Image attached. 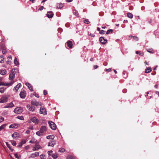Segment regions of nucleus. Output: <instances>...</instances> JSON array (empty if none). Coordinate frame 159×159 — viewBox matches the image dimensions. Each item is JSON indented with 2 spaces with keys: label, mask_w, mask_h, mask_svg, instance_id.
<instances>
[{
  "label": "nucleus",
  "mask_w": 159,
  "mask_h": 159,
  "mask_svg": "<svg viewBox=\"0 0 159 159\" xmlns=\"http://www.w3.org/2000/svg\"><path fill=\"white\" fill-rule=\"evenodd\" d=\"M16 70L17 69L15 68H14L12 69L11 73L9 75V79L10 80H12L15 78V74L14 73V71L15 72V70Z\"/></svg>",
  "instance_id": "f257e3e1"
},
{
  "label": "nucleus",
  "mask_w": 159,
  "mask_h": 159,
  "mask_svg": "<svg viewBox=\"0 0 159 159\" xmlns=\"http://www.w3.org/2000/svg\"><path fill=\"white\" fill-rule=\"evenodd\" d=\"M48 123L50 128L53 130H55L57 128L56 124L52 121H49Z\"/></svg>",
  "instance_id": "f03ea898"
},
{
  "label": "nucleus",
  "mask_w": 159,
  "mask_h": 159,
  "mask_svg": "<svg viewBox=\"0 0 159 159\" xmlns=\"http://www.w3.org/2000/svg\"><path fill=\"white\" fill-rule=\"evenodd\" d=\"M8 98L6 96H3L0 98V103H4L8 101Z\"/></svg>",
  "instance_id": "7ed1b4c3"
},
{
  "label": "nucleus",
  "mask_w": 159,
  "mask_h": 159,
  "mask_svg": "<svg viewBox=\"0 0 159 159\" xmlns=\"http://www.w3.org/2000/svg\"><path fill=\"white\" fill-rule=\"evenodd\" d=\"M31 103L32 105L36 106H38L39 105L41 106L42 105L41 102H38L35 100H32L31 102Z\"/></svg>",
  "instance_id": "20e7f679"
},
{
  "label": "nucleus",
  "mask_w": 159,
  "mask_h": 159,
  "mask_svg": "<svg viewBox=\"0 0 159 159\" xmlns=\"http://www.w3.org/2000/svg\"><path fill=\"white\" fill-rule=\"evenodd\" d=\"M23 109L22 108L17 107L15 109L14 112L16 114H20L22 112Z\"/></svg>",
  "instance_id": "39448f33"
},
{
  "label": "nucleus",
  "mask_w": 159,
  "mask_h": 159,
  "mask_svg": "<svg viewBox=\"0 0 159 159\" xmlns=\"http://www.w3.org/2000/svg\"><path fill=\"white\" fill-rule=\"evenodd\" d=\"M20 97L22 98H25L26 97L25 91L23 90L20 92Z\"/></svg>",
  "instance_id": "423d86ee"
},
{
  "label": "nucleus",
  "mask_w": 159,
  "mask_h": 159,
  "mask_svg": "<svg viewBox=\"0 0 159 159\" xmlns=\"http://www.w3.org/2000/svg\"><path fill=\"white\" fill-rule=\"evenodd\" d=\"M99 41L103 44H105L107 42V40L105 39L103 37H100L99 38Z\"/></svg>",
  "instance_id": "0eeeda50"
},
{
  "label": "nucleus",
  "mask_w": 159,
  "mask_h": 159,
  "mask_svg": "<svg viewBox=\"0 0 159 159\" xmlns=\"http://www.w3.org/2000/svg\"><path fill=\"white\" fill-rule=\"evenodd\" d=\"M14 105L12 102L7 104L4 107V108H11L14 106Z\"/></svg>",
  "instance_id": "6e6552de"
},
{
  "label": "nucleus",
  "mask_w": 159,
  "mask_h": 159,
  "mask_svg": "<svg viewBox=\"0 0 159 159\" xmlns=\"http://www.w3.org/2000/svg\"><path fill=\"white\" fill-rule=\"evenodd\" d=\"M40 113L44 115L47 114V111L46 109L43 107H41L40 108Z\"/></svg>",
  "instance_id": "1a4fd4ad"
},
{
  "label": "nucleus",
  "mask_w": 159,
  "mask_h": 159,
  "mask_svg": "<svg viewBox=\"0 0 159 159\" xmlns=\"http://www.w3.org/2000/svg\"><path fill=\"white\" fill-rule=\"evenodd\" d=\"M39 156V153L38 152H36L34 153L31 154L30 156L29 157V158H34L35 157H38Z\"/></svg>",
  "instance_id": "9d476101"
},
{
  "label": "nucleus",
  "mask_w": 159,
  "mask_h": 159,
  "mask_svg": "<svg viewBox=\"0 0 159 159\" xmlns=\"http://www.w3.org/2000/svg\"><path fill=\"white\" fill-rule=\"evenodd\" d=\"M14 139H17L20 138L19 134L17 132H14L12 135Z\"/></svg>",
  "instance_id": "9b49d317"
},
{
  "label": "nucleus",
  "mask_w": 159,
  "mask_h": 159,
  "mask_svg": "<svg viewBox=\"0 0 159 159\" xmlns=\"http://www.w3.org/2000/svg\"><path fill=\"white\" fill-rule=\"evenodd\" d=\"M27 107L29 110L32 111H34L35 109V107H34L30 106L29 105H27Z\"/></svg>",
  "instance_id": "f8f14e48"
},
{
  "label": "nucleus",
  "mask_w": 159,
  "mask_h": 159,
  "mask_svg": "<svg viewBox=\"0 0 159 159\" xmlns=\"http://www.w3.org/2000/svg\"><path fill=\"white\" fill-rule=\"evenodd\" d=\"M53 16V13L51 11H48L47 14V16L48 18H52Z\"/></svg>",
  "instance_id": "ddd939ff"
},
{
  "label": "nucleus",
  "mask_w": 159,
  "mask_h": 159,
  "mask_svg": "<svg viewBox=\"0 0 159 159\" xmlns=\"http://www.w3.org/2000/svg\"><path fill=\"white\" fill-rule=\"evenodd\" d=\"M41 148V147L39 145H36L33 148V151L38 150L39 149Z\"/></svg>",
  "instance_id": "4468645a"
},
{
  "label": "nucleus",
  "mask_w": 159,
  "mask_h": 159,
  "mask_svg": "<svg viewBox=\"0 0 159 159\" xmlns=\"http://www.w3.org/2000/svg\"><path fill=\"white\" fill-rule=\"evenodd\" d=\"M47 130L46 127L45 126H42L40 129V130L43 133L44 132L46 131Z\"/></svg>",
  "instance_id": "2eb2a0df"
},
{
  "label": "nucleus",
  "mask_w": 159,
  "mask_h": 159,
  "mask_svg": "<svg viewBox=\"0 0 159 159\" xmlns=\"http://www.w3.org/2000/svg\"><path fill=\"white\" fill-rule=\"evenodd\" d=\"M25 84L26 85L29 89L31 91H33V87L31 85V84L28 83H25Z\"/></svg>",
  "instance_id": "dca6fc26"
},
{
  "label": "nucleus",
  "mask_w": 159,
  "mask_h": 159,
  "mask_svg": "<svg viewBox=\"0 0 159 159\" xmlns=\"http://www.w3.org/2000/svg\"><path fill=\"white\" fill-rule=\"evenodd\" d=\"M8 61H7V63L8 64L10 65L11 63V61L12 59V57L11 56H9L7 57Z\"/></svg>",
  "instance_id": "f3484780"
},
{
  "label": "nucleus",
  "mask_w": 159,
  "mask_h": 159,
  "mask_svg": "<svg viewBox=\"0 0 159 159\" xmlns=\"http://www.w3.org/2000/svg\"><path fill=\"white\" fill-rule=\"evenodd\" d=\"M31 120L34 123L37 124L38 123V120L36 117H34L31 118Z\"/></svg>",
  "instance_id": "a211bd4d"
},
{
  "label": "nucleus",
  "mask_w": 159,
  "mask_h": 159,
  "mask_svg": "<svg viewBox=\"0 0 159 159\" xmlns=\"http://www.w3.org/2000/svg\"><path fill=\"white\" fill-rule=\"evenodd\" d=\"M67 45L68 47L72 48V43L71 41H69L66 42Z\"/></svg>",
  "instance_id": "6ab92c4d"
},
{
  "label": "nucleus",
  "mask_w": 159,
  "mask_h": 159,
  "mask_svg": "<svg viewBox=\"0 0 159 159\" xmlns=\"http://www.w3.org/2000/svg\"><path fill=\"white\" fill-rule=\"evenodd\" d=\"M21 84L20 83H19L14 87V89L17 91L19 89V88L21 87Z\"/></svg>",
  "instance_id": "aec40b11"
},
{
  "label": "nucleus",
  "mask_w": 159,
  "mask_h": 159,
  "mask_svg": "<svg viewBox=\"0 0 159 159\" xmlns=\"http://www.w3.org/2000/svg\"><path fill=\"white\" fill-rule=\"evenodd\" d=\"M54 142V141H50L48 143V146H51L52 147H53L55 145V143H53V142Z\"/></svg>",
  "instance_id": "412c9836"
},
{
  "label": "nucleus",
  "mask_w": 159,
  "mask_h": 159,
  "mask_svg": "<svg viewBox=\"0 0 159 159\" xmlns=\"http://www.w3.org/2000/svg\"><path fill=\"white\" fill-rule=\"evenodd\" d=\"M152 71V69L150 67H148L145 70V73H148Z\"/></svg>",
  "instance_id": "4be33fe9"
},
{
  "label": "nucleus",
  "mask_w": 159,
  "mask_h": 159,
  "mask_svg": "<svg viewBox=\"0 0 159 159\" xmlns=\"http://www.w3.org/2000/svg\"><path fill=\"white\" fill-rule=\"evenodd\" d=\"M46 138L49 139H53L54 138V136L53 135H49L47 136Z\"/></svg>",
  "instance_id": "5701e85b"
},
{
  "label": "nucleus",
  "mask_w": 159,
  "mask_h": 159,
  "mask_svg": "<svg viewBox=\"0 0 159 159\" xmlns=\"http://www.w3.org/2000/svg\"><path fill=\"white\" fill-rule=\"evenodd\" d=\"M63 7V5L61 3L57 4V7L58 8L61 9Z\"/></svg>",
  "instance_id": "b1692460"
},
{
  "label": "nucleus",
  "mask_w": 159,
  "mask_h": 159,
  "mask_svg": "<svg viewBox=\"0 0 159 159\" xmlns=\"http://www.w3.org/2000/svg\"><path fill=\"white\" fill-rule=\"evenodd\" d=\"M36 134L37 135L40 136H42L43 134V133L40 130L37 131Z\"/></svg>",
  "instance_id": "393cba45"
},
{
  "label": "nucleus",
  "mask_w": 159,
  "mask_h": 159,
  "mask_svg": "<svg viewBox=\"0 0 159 159\" xmlns=\"http://www.w3.org/2000/svg\"><path fill=\"white\" fill-rule=\"evenodd\" d=\"M147 50L148 52L150 53H153L154 52V50L152 48L147 49Z\"/></svg>",
  "instance_id": "a878e982"
},
{
  "label": "nucleus",
  "mask_w": 159,
  "mask_h": 159,
  "mask_svg": "<svg viewBox=\"0 0 159 159\" xmlns=\"http://www.w3.org/2000/svg\"><path fill=\"white\" fill-rule=\"evenodd\" d=\"M6 71L5 70H0V74L2 75H4L6 74Z\"/></svg>",
  "instance_id": "bb28decb"
},
{
  "label": "nucleus",
  "mask_w": 159,
  "mask_h": 159,
  "mask_svg": "<svg viewBox=\"0 0 159 159\" xmlns=\"http://www.w3.org/2000/svg\"><path fill=\"white\" fill-rule=\"evenodd\" d=\"M52 157L53 159H56L58 157V154L57 153L53 154Z\"/></svg>",
  "instance_id": "cd10ccee"
},
{
  "label": "nucleus",
  "mask_w": 159,
  "mask_h": 159,
  "mask_svg": "<svg viewBox=\"0 0 159 159\" xmlns=\"http://www.w3.org/2000/svg\"><path fill=\"white\" fill-rule=\"evenodd\" d=\"M127 16L130 18H132L133 17V15L132 14L130 13H128L127 14Z\"/></svg>",
  "instance_id": "c85d7f7f"
},
{
  "label": "nucleus",
  "mask_w": 159,
  "mask_h": 159,
  "mask_svg": "<svg viewBox=\"0 0 159 159\" xmlns=\"http://www.w3.org/2000/svg\"><path fill=\"white\" fill-rule=\"evenodd\" d=\"M14 63L15 65H17L19 64V63L17 61V58L16 57H15V58Z\"/></svg>",
  "instance_id": "c756f323"
},
{
  "label": "nucleus",
  "mask_w": 159,
  "mask_h": 159,
  "mask_svg": "<svg viewBox=\"0 0 159 159\" xmlns=\"http://www.w3.org/2000/svg\"><path fill=\"white\" fill-rule=\"evenodd\" d=\"M6 144L7 146V147H8V148L11 151H13V149H12L11 148V147L10 145L7 142H6Z\"/></svg>",
  "instance_id": "7c9ffc66"
},
{
  "label": "nucleus",
  "mask_w": 159,
  "mask_h": 159,
  "mask_svg": "<svg viewBox=\"0 0 159 159\" xmlns=\"http://www.w3.org/2000/svg\"><path fill=\"white\" fill-rule=\"evenodd\" d=\"M67 159H75V157L72 155H68L66 157Z\"/></svg>",
  "instance_id": "2f4dec72"
},
{
  "label": "nucleus",
  "mask_w": 159,
  "mask_h": 159,
  "mask_svg": "<svg viewBox=\"0 0 159 159\" xmlns=\"http://www.w3.org/2000/svg\"><path fill=\"white\" fill-rule=\"evenodd\" d=\"M65 151V150L64 148H59V152H63Z\"/></svg>",
  "instance_id": "473e14b6"
},
{
  "label": "nucleus",
  "mask_w": 159,
  "mask_h": 159,
  "mask_svg": "<svg viewBox=\"0 0 159 159\" xmlns=\"http://www.w3.org/2000/svg\"><path fill=\"white\" fill-rule=\"evenodd\" d=\"M73 12L74 15H75L76 16H79V14L78 13V11L76 10H74L73 11Z\"/></svg>",
  "instance_id": "72a5a7b5"
},
{
  "label": "nucleus",
  "mask_w": 159,
  "mask_h": 159,
  "mask_svg": "<svg viewBox=\"0 0 159 159\" xmlns=\"http://www.w3.org/2000/svg\"><path fill=\"white\" fill-rule=\"evenodd\" d=\"M15 156L16 158L19 159L21 157L20 155L18 154V153H15Z\"/></svg>",
  "instance_id": "f704fd0d"
},
{
  "label": "nucleus",
  "mask_w": 159,
  "mask_h": 159,
  "mask_svg": "<svg viewBox=\"0 0 159 159\" xmlns=\"http://www.w3.org/2000/svg\"><path fill=\"white\" fill-rule=\"evenodd\" d=\"M113 32V30L112 29H109L107 30L106 32V34H109L110 33H112Z\"/></svg>",
  "instance_id": "c9c22d12"
},
{
  "label": "nucleus",
  "mask_w": 159,
  "mask_h": 159,
  "mask_svg": "<svg viewBox=\"0 0 159 159\" xmlns=\"http://www.w3.org/2000/svg\"><path fill=\"white\" fill-rule=\"evenodd\" d=\"M4 58L3 56H0V63H3L4 62Z\"/></svg>",
  "instance_id": "e433bc0d"
},
{
  "label": "nucleus",
  "mask_w": 159,
  "mask_h": 159,
  "mask_svg": "<svg viewBox=\"0 0 159 159\" xmlns=\"http://www.w3.org/2000/svg\"><path fill=\"white\" fill-rule=\"evenodd\" d=\"M6 124H3L0 126V131L5 128L6 126Z\"/></svg>",
  "instance_id": "4c0bfd02"
},
{
  "label": "nucleus",
  "mask_w": 159,
  "mask_h": 159,
  "mask_svg": "<svg viewBox=\"0 0 159 159\" xmlns=\"http://www.w3.org/2000/svg\"><path fill=\"white\" fill-rule=\"evenodd\" d=\"M17 118L21 120H24V117L22 116H18L17 117Z\"/></svg>",
  "instance_id": "58836bf2"
},
{
  "label": "nucleus",
  "mask_w": 159,
  "mask_h": 159,
  "mask_svg": "<svg viewBox=\"0 0 159 159\" xmlns=\"http://www.w3.org/2000/svg\"><path fill=\"white\" fill-rule=\"evenodd\" d=\"M40 158L41 159H45V155L44 154H42L40 155Z\"/></svg>",
  "instance_id": "ea45409f"
},
{
  "label": "nucleus",
  "mask_w": 159,
  "mask_h": 159,
  "mask_svg": "<svg viewBox=\"0 0 159 159\" xmlns=\"http://www.w3.org/2000/svg\"><path fill=\"white\" fill-rule=\"evenodd\" d=\"M4 92V87H2L0 88V92L1 93H3Z\"/></svg>",
  "instance_id": "a19ab883"
},
{
  "label": "nucleus",
  "mask_w": 159,
  "mask_h": 159,
  "mask_svg": "<svg viewBox=\"0 0 159 159\" xmlns=\"http://www.w3.org/2000/svg\"><path fill=\"white\" fill-rule=\"evenodd\" d=\"M84 22L85 23L87 24H89L90 23L88 19H86L84 20Z\"/></svg>",
  "instance_id": "79ce46f5"
},
{
  "label": "nucleus",
  "mask_w": 159,
  "mask_h": 159,
  "mask_svg": "<svg viewBox=\"0 0 159 159\" xmlns=\"http://www.w3.org/2000/svg\"><path fill=\"white\" fill-rule=\"evenodd\" d=\"M16 126V125L15 124H11L9 126V128H13L15 127Z\"/></svg>",
  "instance_id": "37998d69"
},
{
  "label": "nucleus",
  "mask_w": 159,
  "mask_h": 159,
  "mask_svg": "<svg viewBox=\"0 0 159 159\" xmlns=\"http://www.w3.org/2000/svg\"><path fill=\"white\" fill-rule=\"evenodd\" d=\"M8 84H5L4 83V82H1L0 83V86L1 85H5V86H7L8 85Z\"/></svg>",
  "instance_id": "c03bdc74"
},
{
  "label": "nucleus",
  "mask_w": 159,
  "mask_h": 159,
  "mask_svg": "<svg viewBox=\"0 0 159 159\" xmlns=\"http://www.w3.org/2000/svg\"><path fill=\"white\" fill-rule=\"evenodd\" d=\"M11 143L12 145L13 146H15L16 145V142L15 141H11Z\"/></svg>",
  "instance_id": "a18cd8bd"
},
{
  "label": "nucleus",
  "mask_w": 159,
  "mask_h": 159,
  "mask_svg": "<svg viewBox=\"0 0 159 159\" xmlns=\"http://www.w3.org/2000/svg\"><path fill=\"white\" fill-rule=\"evenodd\" d=\"M105 33V31L104 30H102L99 32V33L101 34H104Z\"/></svg>",
  "instance_id": "49530a36"
},
{
  "label": "nucleus",
  "mask_w": 159,
  "mask_h": 159,
  "mask_svg": "<svg viewBox=\"0 0 159 159\" xmlns=\"http://www.w3.org/2000/svg\"><path fill=\"white\" fill-rule=\"evenodd\" d=\"M26 140L23 139L22 140L21 142H20V143L23 145V144H25L26 143Z\"/></svg>",
  "instance_id": "de8ad7c7"
},
{
  "label": "nucleus",
  "mask_w": 159,
  "mask_h": 159,
  "mask_svg": "<svg viewBox=\"0 0 159 159\" xmlns=\"http://www.w3.org/2000/svg\"><path fill=\"white\" fill-rule=\"evenodd\" d=\"M52 152L53 151L52 150H50L48 151V153L49 156L51 155V154L52 153Z\"/></svg>",
  "instance_id": "09e8293b"
},
{
  "label": "nucleus",
  "mask_w": 159,
  "mask_h": 159,
  "mask_svg": "<svg viewBox=\"0 0 159 159\" xmlns=\"http://www.w3.org/2000/svg\"><path fill=\"white\" fill-rule=\"evenodd\" d=\"M7 111H4L2 113V115L4 116L5 115H7Z\"/></svg>",
  "instance_id": "8fccbe9b"
},
{
  "label": "nucleus",
  "mask_w": 159,
  "mask_h": 159,
  "mask_svg": "<svg viewBox=\"0 0 159 159\" xmlns=\"http://www.w3.org/2000/svg\"><path fill=\"white\" fill-rule=\"evenodd\" d=\"M129 37H133L134 39L135 40H136V41H138V38L137 37H136V36L132 37V36H129Z\"/></svg>",
  "instance_id": "3c124183"
},
{
  "label": "nucleus",
  "mask_w": 159,
  "mask_h": 159,
  "mask_svg": "<svg viewBox=\"0 0 159 159\" xmlns=\"http://www.w3.org/2000/svg\"><path fill=\"white\" fill-rule=\"evenodd\" d=\"M33 95H34L36 97L38 98H39V96L38 94H37L36 93L34 92L33 93Z\"/></svg>",
  "instance_id": "603ef678"
},
{
  "label": "nucleus",
  "mask_w": 159,
  "mask_h": 159,
  "mask_svg": "<svg viewBox=\"0 0 159 159\" xmlns=\"http://www.w3.org/2000/svg\"><path fill=\"white\" fill-rule=\"evenodd\" d=\"M4 120V118L3 117L0 116V123L3 121Z\"/></svg>",
  "instance_id": "864d4df0"
},
{
  "label": "nucleus",
  "mask_w": 159,
  "mask_h": 159,
  "mask_svg": "<svg viewBox=\"0 0 159 159\" xmlns=\"http://www.w3.org/2000/svg\"><path fill=\"white\" fill-rule=\"evenodd\" d=\"M23 144L21 143H20V142L19 143V145H17V147H21L22 146Z\"/></svg>",
  "instance_id": "5fc2aeb1"
},
{
  "label": "nucleus",
  "mask_w": 159,
  "mask_h": 159,
  "mask_svg": "<svg viewBox=\"0 0 159 159\" xmlns=\"http://www.w3.org/2000/svg\"><path fill=\"white\" fill-rule=\"evenodd\" d=\"M33 127L32 126H30L29 127V129L30 130H33Z\"/></svg>",
  "instance_id": "6e6d98bb"
},
{
  "label": "nucleus",
  "mask_w": 159,
  "mask_h": 159,
  "mask_svg": "<svg viewBox=\"0 0 159 159\" xmlns=\"http://www.w3.org/2000/svg\"><path fill=\"white\" fill-rule=\"evenodd\" d=\"M89 35L91 37H94L95 36L94 34H92V33H90L89 34Z\"/></svg>",
  "instance_id": "4d7b16f0"
},
{
  "label": "nucleus",
  "mask_w": 159,
  "mask_h": 159,
  "mask_svg": "<svg viewBox=\"0 0 159 159\" xmlns=\"http://www.w3.org/2000/svg\"><path fill=\"white\" fill-rule=\"evenodd\" d=\"M7 51L5 50H3L2 51V53L3 54H5L6 52Z\"/></svg>",
  "instance_id": "13d9d810"
},
{
  "label": "nucleus",
  "mask_w": 159,
  "mask_h": 159,
  "mask_svg": "<svg viewBox=\"0 0 159 159\" xmlns=\"http://www.w3.org/2000/svg\"><path fill=\"white\" fill-rule=\"evenodd\" d=\"M47 91H46V90H44V94L45 95H46V94H47Z\"/></svg>",
  "instance_id": "bf43d9fd"
},
{
  "label": "nucleus",
  "mask_w": 159,
  "mask_h": 159,
  "mask_svg": "<svg viewBox=\"0 0 159 159\" xmlns=\"http://www.w3.org/2000/svg\"><path fill=\"white\" fill-rule=\"evenodd\" d=\"M44 7L43 6H41L39 8V10H42L43 9Z\"/></svg>",
  "instance_id": "052dcab7"
},
{
  "label": "nucleus",
  "mask_w": 159,
  "mask_h": 159,
  "mask_svg": "<svg viewBox=\"0 0 159 159\" xmlns=\"http://www.w3.org/2000/svg\"><path fill=\"white\" fill-rule=\"evenodd\" d=\"M30 131L29 130H27L26 131V133L27 134H29L30 133Z\"/></svg>",
  "instance_id": "680f3d73"
},
{
  "label": "nucleus",
  "mask_w": 159,
  "mask_h": 159,
  "mask_svg": "<svg viewBox=\"0 0 159 159\" xmlns=\"http://www.w3.org/2000/svg\"><path fill=\"white\" fill-rule=\"evenodd\" d=\"M98 66L97 65H95L94 66V68L95 69L97 68H98Z\"/></svg>",
  "instance_id": "e2e57ef3"
},
{
  "label": "nucleus",
  "mask_w": 159,
  "mask_h": 159,
  "mask_svg": "<svg viewBox=\"0 0 159 159\" xmlns=\"http://www.w3.org/2000/svg\"><path fill=\"white\" fill-rule=\"evenodd\" d=\"M106 70L108 71H109V72H110V71H111V70L110 68H109V69H107Z\"/></svg>",
  "instance_id": "0e129e2a"
},
{
  "label": "nucleus",
  "mask_w": 159,
  "mask_h": 159,
  "mask_svg": "<svg viewBox=\"0 0 159 159\" xmlns=\"http://www.w3.org/2000/svg\"><path fill=\"white\" fill-rule=\"evenodd\" d=\"M144 63H145V64H146V65H148L149 64H148V62H147L146 61H145V62H144Z\"/></svg>",
  "instance_id": "69168bd1"
},
{
  "label": "nucleus",
  "mask_w": 159,
  "mask_h": 159,
  "mask_svg": "<svg viewBox=\"0 0 159 159\" xmlns=\"http://www.w3.org/2000/svg\"><path fill=\"white\" fill-rule=\"evenodd\" d=\"M73 0H66V1L67 2H70L72 1Z\"/></svg>",
  "instance_id": "338daca9"
},
{
  "label": "nucleus",
  "mask_w": 159,
  "mask_h": 159,
  "mask_svg": "<svg viewBox=\"0 0 159 159\" xmlns=\"http://www.w3.org/2000/svg\"><path fill=\"white\" fill-rule=\"evenodd\" d=\"M97 30L98 31H100V29L99 27H97Z\"/></svg>",
  "instance_id": "774afa93"
}]
</instances>
